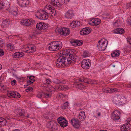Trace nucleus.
Masks as SVG:
<instances>
[{
  "label": "nucleus",
  "instance_id": "nucleus-1",
  "mask_svg": "<svg viewBox=\"0 0 131 131\" xmlns=\"http://www.w3.org/2000/svg\"><path fill=\"white\" fill-rule=\"evenodd\" d=\"M63 56H60L57 59L56 62V66L59 67H62L70 64L72 61H75L77 57L75 50L68 49L64 50L63 52Z\"/></svg>",
  "mask_w": 131,
  "mask_h": 131
},
{
  "label": "nucleus",
  "instance_id": "nucleus-2",
  "mask_svg": "<svg viewBox=\"0 0 131 131\" xmlns=\"http://www.w3.org/2000/svg\"><path fill=\"white\" fill-rule=\"evenodd\" d=\"M62 42L60 41H55L51 42L49 45L48 49L50 51L57 50L60 48Z\"/></svg>",
  "mask_w": 131,
  "mask_h": 131
},
{
  "label": "nucleus",
  "instance_id": "nucleus-3",
  "mask_svg": "<svg viewBox=\"0 0 131 131\" xmlns=\"http://www.w3.org/2000/svg\"><path fill=\"white\" fill-rule=\"evenodd\" d=\"M48 11L47 10H38L37 11V14L35 16L40 19L43 20H46L48 17Z\"/></svg>",
  "mask_w": 131,
  "mask_h": 131
},
{
  "label": "nucleus",
  "instance_id": "nucleus-4",
  "mask_svg": "<svg viewBox=\"0 0 131 131\" xmlns=\"http://www.w3.org/2000/svg\"><path fill=\"white\" fill-rule=\"evenodd\" d=\"M80 81L83 82L87 83H92V81H90L89 80L85 78H81L79 80H77L74 83V85L77 88L80 90L82 89V88H83L84 87V85L80 83Z\"/></svg>",
  "mask_w": 131,
  "mask_h": 131
},
{
  "label": "nucleus",
  "instance_id": "nucleus-5",
  "mask_svg": "<svg viewBox=\"0 0 131 131\" xmlns=\"http://www.w3.org/2000/svg\"><path fill=\"white\" fill-rule=\"evenodd\" d=\"M108 44L107 41L105 39L100 40L99 41L97 47L100 51L104 50L107 46Z\"/></svg>",
  "mask_w": 131,
  "mask_h": 131
},
{
  "label": "nucleus",
  "instance_id": "nucleus-6",
  "mask_svg": "<svg viewBox=\"0 0 131 131\" xmlns=\"http://www.w3.org/2000/svg\"><path fill=\"white\" fill-rule=\"evenodd\" d=\"M57 120L60 125L62 127H64L68 125V121L66 118L63 117H59L57 119Z\"/></svg>",
  "mask_w": 131,
  "mask_h": 131
},
{
  "label": "nucleus",
  "instance_id": "nucleus-7",
  "mask_svg": "<svg viewBox=\"0 0 131 131\" xmlns=\"http://www.w3.org/2000/svg\"><path fill=\"white\" fill-rule=\"evenodd\" d=\"M91 64V60L88 59H84L81 62L82 67L85 69H87L89 68Z\"/></svg>",
  "mask_w": 131,
  "mask_h": 131
},
{
  "label": "nucleus",
  "instance_id": "nucleus-8",
  "mask_svg": "<svg viewBox=\"0 0 131 131\" xmlns=\"http://www.w3.org/2000/svg\"><path fill=\"white\" fill-rule=\"evenodd\" d=\"M54 122L50 121L47 124L46 126L49 129L53 131H57V127L54 125Z\"/></svg>",
  "mask_w": 131,
  "mask_h": 131
},
{
  "label": "nucleus",
  "instance_id": "nucleus-9",
  "mask_svg": "<svg viewBox=\"0 0 131 131\" xmlns=\"http://www.w3.org/2000/svg\"><path fill=\"white\" fill-rule=\"evenodd\" d=\"M58 32L61 35L65 36H67L70 33L69 28H61L58 29Z\"/></svg>",
  "mask_w": 131,
  "mask_h": 131
},
{
  "label": "nucleus",
  "instance_id": "nucleus-10",
  "mask_svg": "<svg viewBox=\"0 0 131 131\" xmlns=\"http://www.w3.org/2000/svg\"><path fill=\"white\" fill-rule=\"evenodd\" d=\"M35 22V21L32 19H25L21 21V24L25 26H31Z\"/></svg>",
  "mask_w": 131,
  "mask_h": 131
},
{
  "label": "nucleus",
  "instance_id": "nucleus-11",
  "mask_svg": "<svg viewBox=\"0 0 131 131\" xmlns=\"http://www.w3.org/2000/svg\"><path fill=\"white\" fill-rule=\"evenodd\" d=\"M71 123L75 128H79L80 127V124L79 120L75 118L71 119L70 121Z\"/></svg>",
  "mask_w": 131,
  "mask_h": 131
},
{
  "label": "nucleus",
  "instance_id": "nucleus-12",
  "mask_svg": "<svg viewBox=\"0 0 131 131\" xmlns=\"http://www.w3.org/2000/svg\"><path fill=\"white\" fill-rule=\"evenodd\" d=\"M120 114L121 113L119 111L117 110H115L113 112L112 118L114 121L118 120L120 118Z\"/></svg>",
  "mask_w": 131,
  "mask_h": 131
},
{
  "label": "nucleus",
  "instance_id": "nucleus-13",
  "mask_svg": "<svg viewBox=\"0 0 131 131\" xmlns=\"http://www.w3.org/2000/svg\"><path fill=\"white\" fill-rule=\"evenodd\" d=\"M47 25L45 23L43 24L42 22H40L37 23L36 25V27L38 29L44 30L48 27Z\"/></svg>",
  "mask_w": 131,
  "mask_h": 131
},
{
  "label": "nucleus",
  "instance_id": "nucleus-14",
  "mask_svg": "<svg viewBox=\"0 0 131 131\" xmlns=\"http://www.w3.org/2000/svg\"><path fill=\"white\" fill-rule=\"evenodd\" d=\"M52 4L56 7L57 9H59L62 8V4L59 3L58 1L55 0L51 1Z\"/></svg>",
  "mask_w": 131,
  "mask_h": 131
},
{
  "label": "nucleus",
  "instance_id": "nucleus-15",
  "mask_svg": "<svg viewBox=\"0 0 131 131\" xmlns=\"http://www.w3.org/2000/svg\"><path fill=\"white\" fill-rule=\"evenodd\" d=\"M131 128V124L127 123L122 125L121 127V130L122 131L128 130Z\"/></svg>",
  "mask_w": 131,
  "mask_h": 131
},
{
  "label": "nucleus",
  "instance_id": "nucleus-16",
  "mask_svg": "<svg viewBox=\"0 0 131 131\" xmlns=\"http://www.w3.org/2000/svg\"><path fill=\"white\" fill-rule=\"evenodd\" d=\"M65 17L68 19H72L74 16L73 11L71 10H69L65 14Z\"/></svg>",
  "mask_w": 131,
  "mask_h": 131
},
{
  "label": "nucleus",
  "instance_id": "nucleus-17",
  "mask_svg": "<svg viewBox=\"0 0 131 131\" xmlns=\"http://www.w3.org/2000/svg\"><path fill=\"white\" fill-rule=\"evenodd\" d=\"M29 3V1L28 0H20L18 2L20 6L21 7H25L27 5H28Z\"/></svg>",
  "mask_w": 131,
  "mask_h": 131
},
{
  "label": "nucleus",
  "instance_id": "nucleus-18",
  "mask_svg": "<svg viewBox=\"0 0 131 131\" xmlns=\"http://www.w3.org/2000/svg\"><path fill=\"white\" fill-rule=\"evenodd\" d=\"M9 5V4L7 1H1L0 2V9H2L5 8Z\"/></svg>",
  "mask_w": 131,
  "mask_h": 131
},
{
  "label": "nucleus",
  "instance_id": "nucleus-19",
  "mask_svg": "<svg viewBox=\"0 0 131 131\" xmlns=\"http://www.w3.org/2000/svg\"><path fill=\"white\" fill-rule=\"evenodd\" d=\"M71 43L73 45H77L80 46L83 43V42L82 40H73L70 41Z\"/></svg>",
  "mask_w": 131,
  "mask_h": 131
},
{
  "label": "nucleus",
  "instance_id": "nucleus-20",
  "mask_svg": "<svg viewBox=\"0 0 131 131\" xmlns=\"http://www.w3.org/2000/svg\"><path fill=\"white\" fill-rule=\"evenodd\" d=\"M29 50H27L26 52L27 53H32L36 50V48L35 46H28Z\"/></svg>",
  "mask_w": 131,
  "mask_h": 131
},
{
  "label": "nucleus",
  "instance_id": "nucleus-21",
  "mask_svg": "<svg viewBox=\"0 0 131 131\" xmlns=\"http://www.w3.org/2000/svg\"><path fill=\"white\" fill-rule=\"evenodd\" d=\"M47 9L49 10V13L50 14H53L54 12L56 14L58 12L56 10H54V8L52 6H51V5H49Z\"/></svg>",
  "mask_w": 131,
  "mask_h": 131
},
{
  "label": "nucleus",
  "instance_id": "nucleus-22",
  "mask_svg": "<svg viewBox=\"0 0 131 131\" xmlns=\"http://www.w3.org/2000/svg\"><path fill=\"white\" fill-rule=\"evenodd\" d=\"M56 89L59 90H67L69 88L68 87L65 85H60L59 86H57L55 88Z\"/></svg>",
  "mask_w": 131,
  "mask_h": 131
},
{
  "label": "nucleus",
  "instance_id": "nucleus-23",
  "mask_svg": "<svg viewBox=\"0 0 131 131\" xmlns=\"http://www.w3.org/2000/svg\"><path fill=\"white\" fill-rule=\"evenodd\" d=\"M24 55V54L22 52H16L15 53L13 56L15 58H19L23 56Z\"/></svg>",
  "mask_w": 131,
  "mask_h": 131
},
{
  "label": "nucleus",
  "instance_id": "nucleus-24",
  "mask_svg": "<svg viewBox=\"0 0 131 131\" xmlns=\"http://www.w3.org/2000/svg\"><path fill=\"white\" fill-rule=\"evenodd\" d=\"M53 82L54 83L60 84H64L66 82L65 81L62 79L59 80L58 79H55L53 80Z\"/></svg>",
  "mask_w": 131,
  "mask_h": 131
},
{
  "label": "nucleus",
  "instance_id": "nucleus-25",
  "mask_svg": "<svg viewBox=\"0 0 131 131\" xmlns=\"http://www.w3.org/2000/svg\"><path fill=\"white\" fill-rule=\"evenodd\" d=\"M10 22L7 20H4L2 22L1 27L2 28H4L5 27H6L8 25H9Z\"/></svg>",
  "mask_w": 131,
  "mask_h": 131
},
{
  "label": "nucleus",
  "instance_id": "nucleus-26",
  "mask_svg": "<svg viewBox=\"0 0 131 131\" xmlns=\"http://www.w3.org/2000/svg\"><path fill=\"white\" fill-rule=\"evenodd\" d=\"M114 32L116 34H122L124 33V30L122 28H117L115 29Z\"/></svg>",
  "mask_w": 131,
  "mask_h": 131
},
{
  "label": "nucleus",
  "instance_id": "nucleus-27",
  "mask_svg": "<svg viewBox=\"0 0 131 131\" xmlns=\"http://www.w3.org/2000/svg\"><path fill=\"white\" fill-rule=\"evenodd\" d=\"M6 121L4 118L0 117V127L6 125Z\"/></svg>",
  "mask_w": 131,
  "mask_h": 131
},
{
  "label": "nucleus",
  "instance_id": "nucleus-28",
  "mask_svg": "<svg viewBox=\"0 0 131 131\" xmlns=\"http://www.w3.org/2000/svg\"><path fill=\"white\" fill-rule=\"evenodd\" d=\"M8 87L3 85H1L0 83V90L2 92H4L7 90L8 91Z\"/></svg>",
  "mask_w": 131,
  "mask_h": 131
},
{
  "label": "nucleus",
  "instance_id": "nucleus-29",
  "mask_svg": "<svg viewBox=\"0 0 131 131\" xmlns=\"http://www.w3.org/2000/svg\"><path fill=\"white\" fill-rule=\"evenodd\" d=\"M120 54V51L119 50L116 51L111 54V56L112 57H115L118 56Z\"/></svg>",
  "mask_w": 131,
  "mask_h": 131
},
{
  "label": "nucleus",
  "instance_id": "nucleus-30",
  "mask_svg": "<svg viewBox=\"0 0 131 131\" xmlns=\"http://www.w3.org/2000/svg\"><path fill=\"white\" fill-rule=\"evenodd\" d=\"M14 92L7 91V96L8 97L14 98Z\"/></svg>",
  "mask_w": 131,
  "mask_h": 131
},
{
  "label": "nucleus",
  "instance_id": "nucleus-31",
  "mask_svg": "<svg viewBox=\"0 0 131 131\" xmlns=\"http://www.w3.org/2000/svg\"><path fill=\"white\" fill-rule=\"evenodd\" d=\"M18 113L19 116H26L24 111L23 110L21 109L19 110L18 111Z\"/></svg>",
  "mask_w": 131,
  "mask_h": 131
},
{
  "label": "nucleus",
  "instance_id": "nucleus-32",
  "mask_svg": "<svg viewBox=\"0 0 131 131\" xmlns=\"http://www.w3.org/2000/svg\"><path fill=\"white\" fill-rule=\"evenodd\" d=\"M86 28H83L80 32V34L81 35H87Z\"/></svg>",
  "mask_w": 131,
  "mask_h": 131
},
{
  "label": "nucleus",
  "instance_id": "nucleus-33",
  "mask_svg": "<svg viewBox=\"0 0 131 131\" xmlns=\"http://www.w3.org/2000/svg\"><path fill=\"white\" fill-rule=\"evenodd\" d=\"M39 34L37 31H35L32 32L30 35L31 38H33L34 37Z\"/></svg>",
  "mask_w": 131,
  "mask_h": 131
},
{
  "label": "nucleus",
  "instance_id": "nucleus-34",
  "mask_svg": "<svg viewBox=\"0 0 131 131\" xmlns=\"http://www.w3.org/2000/svg\"><path fill=\"white\" fill-rule=\"evenodd\" d=\"M48 119L49 120H51L53 119L54 117L53 114L49 112L48 113Z\"/></svg>",
  "mask_w": 131,
  "mask_h": 131
},
{
  "label": "nucleus",
  "instance_id": "nucleus-35",
  "mask_svg": "<svg viewBox=\"0 0 131 131\" xmlns=\"http://www.w3.org/2000/svg\"><path fill=\"white\" fill-rule=\"evenodd\" d=\"M119 99H118L117 96L114 97L113 99V103L115 104H117L119 100Z\"/></svg>",
  "mask_w": 131,
  "mask_h": 131
},
{
  "label": "nucleus",
  "instance_id": "nucleus-36",
  "mask_svg": "<svg viewBox=\"0 0 131 131\" xmlns=\"http://www.w3.org/2000/svg\"><path fill=\"white\" fill-rule=\"evenodd\" d=\"M20 96L19 94L16 92H14V98H18L20 97Z\"/></svg>",
  "mask_w": 131,
  "mask_h": 131
},
{
  "label": "nucleus",
  "instance_id": "nucleus-37",
  "mask_svg": "<svg viewBox=\"0 0 131 131\" xmlns=\"http://www.w3.org/2000/svg\"><path fill=\"white\" fill-rule=\"evenodd\" d=\"M79 115L82 116V119H84L85 118V113L83 111H81L80 112Z\"/></svg>",
  "mask_w": 131,
  "mask_h": 131
},
{
  "label": "nucleus",
  "instance_id": "nucleus-38",
  "mask_svg": "<svg viewBox=\"0 0 131 131\" xmlns=\"http://www.w3.org/2000/svg\"><path fill=\"white\" fill-rule=\"evenodd\" d=\"M108 93H112L117 91L116 89H114L112 88H108Z\"/></svg>",
  "mask_w": 131,
  "mask_h": 131
},
{
  "label": "nucleus",
  "instance_id": "nucleus-39",
  "mask_svg": "<svg viewBox=\"0 0 131 131\" xmlns=\"http://www.w3.org/2000/svg\"><path fill=\"white\" fill-rule=\"evenodd\" d=\"M101 20L99 18H96L95 19V25H98L101 23Z\"/></svg>",
  "mask_w": 131,
  "mask_h": 131
},
{
  "label": "nucleus",
  "instance_id": "nucleus-40",
  "mask_svg": "<svg viewBox=\"0 0 131 131\" xmlns=\"http://www.w3.org/2000/svg\"><path fill=\"white\" fill-rule=\"evenodd\" d=\"M43 97H44L46 98H48L51 96V95L49 93H43Z\"/></svg>",
  "mask_w": 131,
  "mask_h": 131
},
{
  "label": "nucleus",
  "instance_id": "nucleus-41",
  "mask_svg": "<svg viewBox=\"0 0 131 131\" xmlns=\"http://www.w3.org/2000/svg\"><path fill=\"white\" fill-rule=\"evenodd\" d=\"M90 56L88 52L84 51L83 54V56L84 57H88Z\"/></svg>",
  "mask_w": 131,
  "mask_h": 131
},
{
  "label": "nucleus",
  "instance_id": "nucleus-42",
  "mask_svg": "<svg viewBox=\"0 0 131 131\" xmlns=\"http://www.w3.org/2000/svg\"><path fill=\"white\" fill-rule=\"evenodd\" d=\"M7 47L8 48L10 49L11 50H13L14 49L13 45L10 43H9L7 45Z\"/></svg>",
  "mask_w": 131,
  "mask_h": 131
},
{
  "label": "nucleus",
  "instance_id": "nucleus-43",
  "mask_svg": "<svg viewBox=\"0 0 131 131\" xmlns=\"http://www.w3.org/2000/svg\"><path fill=\"white\" fill-rule=\"evenodd\" d=\"M32 90V88L31 87L29 86L27 88V89L25 90V91L26 92L31 91Z\"/></svg>",
  "mask_w": 131,
  "mask_h": 131
},
{
  "label": "nucleus",
  "instance_id": "nucleus-44",
  "mask_svg": "<svg viewBox=\"0 0 131 131\" xmlns=\"http://www.w3.org/2000/svg\"><path fill=\"white\" fill-rule=\"evenodd\" d=\"M70 26L72 27H76V25H75V21H73L70 24Z\"/></svg>",
  "mask_w": 131,
  "mask_h": 131
},
{
  "label": "nucleus",
  "instance_id": "nucleus-45",
  "mask_svg": "<svg viewBox=\"0 0 131 131\" xmlns=\"http://www.w3.org/2000/svg\"><path fill=\"white\" fill-rule=\"evenodd\" d=\"M90 24L92 25H95V19H94L90 21Z\"/></svg>",
  "mask_w": 131,
  "mask_h": 131
},
{
  "label": "nucleus",
  "instance_id": "nucleus-46",
  "mask_svg": "<svg viewBox=\"0 0 131 131\" xmlns=\"http://www.w3.org/2000/svg\"><path fill=\"white\" fill-rule=\"evenodd\" d=\"M118 21L117 20H116L115 22L113 23V25L115 27H117L118 26Z\"/></svg>",
  "mask_w": 131,
  "mask_h": 131
},
{
  "label": "nucleus",
  "instance_id": "nucleus-47",
  "mask_svg": "<svg viewBox=\"0 0 131 131\" xmlns=\"http://www.w3.org/2000/svg\"><path fill=\"white\" fill-rule=\"evenodd\" d=\"M37 96L38 97V98H41L42 97H43V93H40L38 94Z\"/></svg>",
  "mask_w": 131,
  "mask_h": 131
},
{
  "label": "nucleus",
  "instance_id": "nucleus-48",
  "mask_svg": "<svg viewBox=\"0 0 131 131\" xmlns=\"http://www.w3.org/2000/svg\"><path fill=\"white\" fill-rule=\"evenodd\" d=\"M102 90L105 93H108V88H103L102 89Z\"/></svg>",
  "mask_w": 131,
  "mask_h": 131
},
{
  "label": "nucleus",
  "instance_id": "nucleus-49",
  "mask_svg": "<svg viewBox=\"0 0 131 131\" xmlns=\"http://www.w3.org/2000/svg\"><path fill=\"white\" fill-rule=\"evenodd\" d=\"M16 81L15 80H13L11 81V84L12 85H14L16 84Z\"/></svg>",
  "mask_w": 131,
  "mask_h": 131
},
{
  "label": "nucleus",
  "instance_id": "nucleus-50",
  "mask_svg": "<svg viewBox=\"0 0 131 131\" xmlns=\"http://www.w3.org/2000/svg\"><path fill=\"white\" fill-rule=\"evenodd\" d=\"M75 23L76 27H78L80 25V23L79 22L75 21Z\"/></svg>",
  "mask_w": 131,
  "mask_h": 131
},
{
  "label": "nucleus",
  "instance_id": "nucleus-51",
  "mask_svg": "<svg viewBox=\"0 0 131 131\" xmlns=\"http://www.w3.org/2000/svg\"><path fill=\"white\" fill-rule=\"evenodd\" d=\"M4 54V52L3 51V50L0 49V56H3Z\"/></svg>",
  "mask_w": 131,
  "mask_h": 131
},
{
  "label": "nucleus",
  "instance_id": "nucleus-52",
  "mask_svg": "<svg viewBox=\"0 0 131 131\" xmlns=\"http://www.w3.org/2000/svg\"><path fill=\"white\" fill-rule=\"evenodd\" d=\"M12 13L13 14L14 16L15 17L17 16L18 15V13L17 12V11H14L13 13Z\"/></svg>",
  "mask_w": 131,
  "mask_h": 131
},
{
  "label": "nucleus",
  "instance_id": "nucleus-53",
  "mask_svg": "<svg viewBox=\"0 0 131 131\" xmlns=\"http://www.w3.org/2000/svg\"><path fill=\"white\" fill-rule=\"evenodd\" d=\"M86 31H87V34L90 33L91 32V29L89 28H86Z\"/></svg>",
  "mask_w": 131,
  "mask_h": 131
},
{
  "label": "nucleus",
  "instance_id": "nucleus-54",
  "mask_svg": "<svg viewBox=\"0 0 131 131\" xmlns=\"http://www.w3.org/2000/svg\"><path fill=\"white\" fill-rule=\"evenodd\" d=\"M127 41L128 43L131 45V38H128Z\"/></svg>",
  "mask_w": 131,
  "mask_h": 131
},
{
  "label": "nucleus",
  "instance_id": "nucleus-55",
  "mask_svg": "<svg viewBox=\"0 0 131 131\" xmlns=\"http://www.w3.org/2000/svg\"><path fill=\"white\" fill-rule=\"evenodd\" d=\"M131 7V4L130 3H127V8H128Z\"/></svg>",
  "mask_w": 131,
  "mask_h": 131
},
{
  "label": "nucleus",
  "instance_id": "nucleus-56",
  "mask_svg": "<svg viewBox=\"0 0 131 131\" xmlns=\"http://www.w3.org/2000/svg\"><path fill=\"white\" fill-rule=\"evenodd\" d=\"M127 21L128 23L131 25V18L130 19L129 18L127 20Z\"/></svg>",
  "mask_w": 131,
  "mask_h": 131
},
{
  "label": "nucleus",
  "instance_id": "nucleus-57",
  "mask_svg": "<svg viewBox=\"0 0 131 131\" xmlns=\"http://www.w3.org/2000/svg\"><path fill=\"white\" fill-rule=\"evenodd\" d=\"M35 77L34 76L31 75L30 76H28V78L29 79H33L35 78Z\"/></svg>",
  "mask_w": 131,
  "mask_h": 131
},
{
  "label": "nucleus",
  "instance_id": "nucleus-58",
  "mask_svg": "<svg viewBox=\"0 0 131 131\" xmlns=\"http://www.w3.org/2000/svg\"><path fill=\"white\" fill-rule=\"evenodd\" d=\"M63 106H65V107H67L68 106V102H66L63 104Z\"/></svg>",
  "mask_w": 131,
  "mask_h": 131
},
{
  "label": "nucleus",
  "instance_id": "nucleus-59",
  "mask_svg": "<svg viewBox=\"0 0 131 131\" xmlns=\"http://www.w3.org/2000/svg\"><path fill=\"white\" fill-rule=\"evenodd\" d=\"M11 12L12 13H13V12L14 11H17V8L16 7H14V9L12 10Z\"/></svg>",
  "mask_w": 131,
  "mask_h": 131
},
{
  "label": "nucleus",
  "instance_id": "nucleus-60",
  "mask_svg": "<svg viewBox=\"0 0 131 131\" xmlns=\"http://www.w3.org/2000/svg\"><path fill=\"white\" fill-rule=\"evenodd\" d=\"M32 79H30V80H28L27 81V82L30 84H31L33 83V81H32Z\"/></svg>",
  "mask_w": 131,
  "mask_h": 131
},
{
  "label": "nucleus",
  "instance_id": "nucleus-61",
  "mask_svg": "<svg viewBox=\"0 0 131 131\" xmlns=\"http://www.w3.org/2000/svg\"><path fill=\"white\" fill-rule=\"evenodd\" d=\"M48 114H44V115L43 116H44V117L45 118V119H49L48 118Z\"/></svg>",
  "mask_w": 131,
  "mask_h": 131
},
{
  "label": "nucleus",
  "instance_id": "nucleus-62",
  "mask_svg": "<svg viewBox=\"0 0 131 131\" xmlns=\"http://www.w3.org/2000/svg\"><path fill=\"white\" fill-rule=\"evenodd\" d=\"M65 106H63V104L61 106V108L62 109H65L67 107Z\"/></svg>",
  "mask_w": 131,
  "mask_h": 131
},
{
  "label": "nucleus",
  "instance_id": "nucleus-63",
  "mask_svg": "<svg viewBox=\"0 0 131 131\" xmlns=\"http://www.w3.org/2000/svg\"><path fill=\"white\" fill-rule=\"evenodd\" d=\"M46 83L47 84H49L50 83V81L48 79H47L46 80Z\"/></svg>",
  "mask_w": 131,
  "mask_h": 131
},
{
  "label": "nucleus",
  "instance_id": "nucleus-64",
  "mask_svg": "<svg viewBox=\"0 0 131 131\" xmlns=\"http://www.w3.org/2000/svg\"><path fill=\"white\" fill-rule=\"evenodd\" d=\"M79 118L81 120H82V121H83V120H84V119H82V118H82V116H80V115H79Z\"/></svg>",
  "mask_w": 131,
  "mask_h": 131
}]
</instances>
